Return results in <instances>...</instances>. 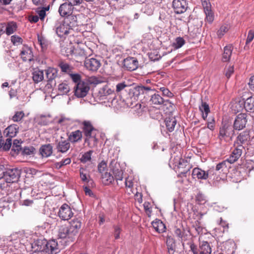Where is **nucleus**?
<instances>
[{
    "label": "nucleus",
    "mask_w": 254,
    "mask_h": 254,
    "mask_svg": "<svg viewBox=\"0 0 254 254\" xmlns=\"http://www.w3.org/2000/svg\"><path fill=\"white\" fill-rule=\"evenodd\" d=\"M28 242L32 245L30 234L25 233H16L6 238L2 244H7L10 252L20 248L22 245L27 244Z\"/></svg>",
    "instance_id": "f257e3e1"
},
{
    "label": "nucleus",
    "mask_w": 254,
    "mask_h": 254,
    "mask_svg": "<svg viewBox=\"0 0 254 254\" xmlns=\"http://www.w3.org/2000/svg\"><path fill=\"white\" fill-rule=\"evenodd\" d=\"M76 20V16H71L63 22L57 23L56 28L57 35L60 37H63L71 33L72 31L71 27L77 25Z\"/></svg>",
    "instance_id": "f03ea898"
},
{
    "label": "nucleus",
    "mask_w": 254,
    "mask_h": 254,
    "mask_svg": "<svg viewBox=\"0 0 254 254\" xmlns=\"http://www.w3.org/2000/svg\"><path fill=\"white\" fill-rule=\"evenodd\" d=\"M38 247L37 250L44 252L47 254H56L59 252L58 242L55 240L47 241L46 240H38L35 242Z\"/></svg>",
    "instance_id": "7ed1b4c3"
},
{
    "label": "nucleus",
    "mask_w": 254,
    "mask_h": 254,
    "mask_svg": "<svg viewBox=\"0 0 254 254\" xmlns=\"http://www.w3.org/2000/svg\"><path fill=\"white\" fill-rule=\"evenodd\" d=\"M190 249L193 254H211V253L210 245L205 241L199 243V248H197L193 243H191Z\"/></svg>",
    "instance_id": "20e7f679"
},
{
    "label": "nucleus",
    "mask_w": 254,
    "mask_h": 254,
    "mask_svg": "<svg viewBox=\"0 0 254 254\" xmlns=\"http://www.w3.org/2000/svg\"><path fill=\"white\" fill-rule=\"evenodd\" d=\"M90 89L89 86L85 81L77 83L74 87V95L77 98L86 96Z\"/></svg>",
    "instance_id": "39448f33"
},
{
    "label": "nucleus",
    "mask_w": 254,
    "mask_h": 254,
    "mask_svg": "<svg viewBox=\"0 0 254 254\" xmlns=\"http://www.w3.org/2000/svg\"><path fill=\"white\" fill-rule=\"evenodd\" d=\"M155 91V89L152 86H143L142 85L135 86L132 92L135 97H138L139 95L149 96L150 93H153Z\"/></svg>",
    "instance_id": "423d86ee"
},
{
    "label": "nucleus",
    "mask_w": 254,
    "mask_h": 254,
    "mask_svg": "<svg viewBox=\"0 0 254 254\" xmlns=\"http://www.w3.org/2000/svg\"><path fill=\"white\" fill-rule=\"evenodd\" d=\"M20 177V171L16 168L8 169L4 173V179L7 183H13L18 181Z\"/></svg>",
    "instance_id": "0eeeda50"
},
{
    "label": "nucleus",
    "mask_w": 254,
    "mask_h": 254,
    "mask_svg": "<svg viewBox=\"0 0 254 254\" xmlns=\"http://www.w3.org/2000/svg\"><path fill=\"white\" fill-rule=\"evenodd\" d=\"M73 215L70 207L66 203L63 204L60 208L58 212V216L63 220H68Z\"/></svg>",
    "instance_id": "6e6552de"
},
{
    "label": "nucleus",
    "mask_w": 254,
    "mask_h": 254,
    "mask_svg": "<svg viewBox=\"0 0 254 254\" xmlns=\"http://www.w3.org/2000/svg\"><path fill=\"white\" fill-rule=\"evenodd\" d=\"M241 105L244 106L247 111L254 112V96L247 98L245 101H240L236 103V107L237 108L238 112L242 109Z\"/></svg>",
    "instance_id": "1a4fd4ad"
},
{
    "label": "nucleus",
    "mask_w": 254,
    "mask_h": 254,
    "mask_svg": "<svg viewBox=\"0 0 254 254\" xmlns=\"http://www.w3.org/2000/svg\"><path fill=\"white\" fill-rule=\"evenodd\" d=\"M247 115L245 113L238 114L234 123V128L236 130H240L245 127L247 123Z\"/></svg>",
    "instance_id": "9d476101"
},
{
    "label": "nucleus",
    "mask_w": 254,
    "mask_h": 254,
    "mask_svg": "<svg viewBox=\"0 0 254 254\" xmlns=\"http://www.w3.org/2000/svg\"><path fill=\"white\" fill-rule=\"evenodd\" d=\"M202 4L206 16L205 21L209 23H212L214 19V15L211 8L210 3L205 0L202 1Z\"/></svg>",
    "instance_id": "9b49d317"
},
{
    "label": "nucleus",
    "mask_w": 254,
    "mask_h": 254,
    "mask_svg": "<svg viewBox=\"0 0 254 254\" xmlns=\"http://www.w3.org/2000/svg\"><path fill=\"white\" fill-rule=\"evenodd\" d=\"M99 60L93 58H87L84 61V66L89 70L96 71L100 66Z\"/></svg>",
    "instance_id": "f8f14e48"
},
{
    "label": "nucleus",
    "mask_w": 254,
    "mask_h": 254,
    "mask_svg": "<svg viewBox=\"0 0 254 254\" xmlns=\"http://www.w3.org/2000/svg\"><path fill=\"white\" fill-rule=\"evenodd\" d=\"M173 7L175 13L181 14L185 12L187 9V3L185 0H174Z\"/></svg>",
    "instance_id": "ddd939ff"
},
{
    "label": "nucleus",
    "mask_w": 254,
    "mask_h": 254,
    "mask_svg": "<svg viewBox=\"0 0 254 254\" xmlns=\"http://www.w3.org/2000/svg\"><path fill=\"white\" fill-rule=\"evenodd\" d=\"M210 173V170L206 172L199 168H194L192 170V176L194 179L206 180L208 178Z\"/></svg>",
    "instance_id": "4468645a"
},
{
    "label": "nucleus",
    "mask_w": 254,
    "mask_h": 254,
    "mask_svg": "<svg viewBox=\"0 0 254 254\" xmlns=\"http://www.w3.org/2000/svg\"><path fill=\"white\" fill-rule=\"evenodd\" d=\"M243 146L240 145L236 147L232 152L229 157L226 160L227 162L232 164L238 160L242 154Z\"/></svg>",
    "instance_id": "2eb2a0df"
},
{
    "label": "nucleus",
    "mask_w": 254,
    "mask_h": 254,
    "mask_svg": "<svg viewBox=\"0 0 254 254\" xmlns=\"http://www.w3.org/2000/svg\"><path fill=\"white\" fill-rule=\"evenodd\" d=\"M73 9V7L66 1L60 5L59 12L61 16H69V17H70L71 16Z\"/></svg>",
    "instance_id": "dca6fc26"
},
{
    "label": "nucleus",
    "mask_w": 254,
    "mask_h": 254,
    "mask_svg": "<svg viewBox=\"0 0 254 254\" xmlns=\"http://www.w3.org/2000/svg\"><path fill=\"white\" fill-rule=\"evenodd\" d=\"M170 161L175 167H177L179 169L185 168L188 164L187 161L181 158V155L176 156L172 155L170 158Z\"/></svg>",
    "instance_id": "f3484780"
},
{
    "label": "nucleus",
    "mask_w": 254,
    "mask_h": 254,
    "mask_svg": "<svg viewBox=\"0 0 254 254\" xmlns=\"http://www.w3.org/2000/svg\"><path fill=\"white\" fill-rule=\"evenodd\" d=\"M124 65L128 70H134L137 68L138 61L135 58L128 57L124 60Z\"/></svg>",
    "instance_id": "a211bd4d"
},
{
    "label": "nucleus",
    "mask_w": 254,
    "mask_h": 254,
    "mask_svg": "<svg viewBox=\"0 0 254 254\" xmlns=\"http://www.w3.org/2000/svg\"><path fill=\"white\" fill-rule=\"evenodd\" d=\"M81 223L80 220L78 219H73L69 223L68 226L69 229V233L72 235L73 238L76 235L79 230L80 229Z\"/></svg>",
    "instance_id": "6ab92c4d"
},
{
    "label": "nucleus",
    "mask_w": 254,
    "mask_h": 254,
    "mask_svg": "<svg viewBox=\"0 0 254 254\" xmlns=\"http://www.w3.org/2000/svg\"><path fill=\"white\" fill-rule=\"evenodd\" d=\"M20 55L22 60L24 62H30L33 59V55L32 50L28 46H24L22 48Z\"/></svg>",
    "instance_id": "aec40b11"
},
{
    "label": "nucleus",
    "mask_w": 254,
    "mask_h": 254,
    "mask_svg": "<svg viewBox=\"0 0 254 254\" xmlns=\"http://www.w3.org/2000/svg\"><path fill=\"white\" fill-rule=\"evenodd\" d=\"M58 237L61 239L68 238L70 241L73 240V236L69 233L68 226L62 225L59 229Z\"/></svg>",
    "instance_id": "412c9836"
},
{
    "label": "nucleus",
    "mask_w": 254,
    "mask_h": 254,
    "mask_svg": "<svg viewBox=\"0 0 254 254\" xmlns=\"http://www.w3.org/2000/svg\"><path fill=\"white\" fill-rule=\"evenodd\" d=\"M83 125V130L86 138L96 135V130L89 122H85Z\"/></svg>",
    "instance_id": "4be33fe9"
},
{
    "label": "nucleus",
    "mask_w": 254,
    "mask_h": 254,
    "mask_svg": "<svg viewBox=\"0 0 254 254\" xmlns=\"http://www.w3.org/2000/svg\"><path fill=\"white\" fill-rule=\"evenodd\" d=\"M152 225L155 230L159 233H163L166 230L165 225L159 219H155L152 222Z\"/></svg>",
    "instance_id": "5701e85b"
},
{
    "label": "nucleus",
    "mask_w": 254,
    "mask_h": 254,
    "mask_svg": "<svg viewBox=\"0 0 254 254\" xmlns=\"http://www.w3.org/2000/svg\"><path fill=\"white\" fill-rule=\"evenodd\" d=\"M40 153L43 157H48L53 153V146L50 144L42 145L40 148Z\"/></svg>",
    "instance_id": "b1692460"
},
{
    "label": "nucleus",
    "mask_w": 254,
    "mask_h": 254,
    "mask_svg": "<svg viewBox=\"0 0 254 254\" xmlns=\"http://www.w3.org/2000/svg\"><path fill=\"white\" fill-rule=\"evenodd\" d=\"M18 127L16 125L13 124L8 126L4 130V134L7 137L12 138L14 137L18 131Z\"/></svg>",
    "instance_id": "393cba45"
},
{
    "label": "nucleus",
    "mask_w": 254,
    "mask_h": 254,
    "mask_svg": "<svg viewBox=\"0 0 254 254\" xmlns=\"http://www.w3.org/2000/svg\"><path fill=\"white\" fill-rule=\"evenodd\" d=\"M70 145L67 140L59 141L57 145L56 149L58 152L65 153L69 150Z\"/></svg>",
    "instance_id": "a878e982"
},
{
    "label": "nucleus",
    "mask_w": 254,
    "mask_h": 254,
    "mask_svg": "<svg viewBox=\"0 0 254 254\" xmlns=\"http://www.w3.org/2000/svg\"><path fill=\"white\" fill-rule=\"evenodd\" d=\"M166 127L170 132L174 130L175 127L177 124V120L175 117L170 116L165 119Z\"/></svg>",
    "instance_id": "bb28decb"
},
{
    "label": "nucleus",
    "mask_w": 254,
    "mask_h": 254,
    "mask_svg": "<svg viewBox=\"0 0 254 254\" xmlns=\"http://www.w3.org/2000/svg\"><path fill=\"white\" fill-rule=\"evenodd\" d=\"M82 137V132L79 130H77L70 133L68 136V140L71 142L74 143L80 140Z\"/></svg>",
    "instance_id": "cd10ccee"
},
{
    "label": "nucleus",
    "mask_w": 254,
    "mask_h": 254,
    "mask_svg": "<svg viewBox=\"0 0 254 254\" xmlns=\"http://www.w3.org/2000/svg\"><path fill=\"white\" fill-rule=\"evenodd\" d=\"M32 78L35 83L41 82L44 79L43 71L39 69H35L32 72Z\"/></svg>",
    "instance_id": "c85d7f7f"
},
{
    "label": "nucleus",
    "mask_w": 254,
    "mask_h": 254,
    "mask_svg": "<svg viewBox=\"0 0 254 254\" xmlns=\"http://www.w3.org/2000/svg\"><path fill=\"white\" fill-rule=\"evenodd\" d=\"M17 28V25L15 22H9L5 26V33L7 35H10L14 33Z\"/></svg>",
    "instance_id": "c756f323"
},
{
    "label": "nucleus",
    "mask_w": 254,
    "mask_h": 254,
    "mask_svg": "<svg viewBox=\"0 0 254 254\" xmlns=\"http://www.w3.org/2000/svg\"><path fill=\"white\" fill-rule=\"evenodd\" d=\"M232 52V47L231 45L226 46L224 48L222 55V61L226 62L229 61Z\"/></svg>",
    "instance_id": "7c9ffc66"
},
{
    "label": "nucleus",
    "mask_w": 254,
    "mask_h": 254,
    "mask_svg": "<svg viewBox=\"0 0 254 254\" xmlns=\"http://www.w3.org/2000/svg\"><path fill=\"white\" fill-rule=\"evenodd\" d=\"M151 96L150 101L152 104L154 105H161L164 103V99L159 94L155 93V91L153 93H150Z\"/></svg>",
    "instance_id": "2f4dec72"
},
{
    "label": "nucleus",
    "mask_w": 254,
    "mask_h": 254,
    "mask_svg": "<svg viewBox=\"0 0 254 254\" xmlns=\"http://www.w3.org/2000/svg\"><path fill=\"white\" fill-rule=\"evenodd\" d=\"M199 110L202 113V118L204 120H206L208 114L210 112L208 105L205 102H202L201 105L199 106Z\"/></svg>",
    "instance_id": "473e14b6"
},
{
    "label": "nucleus",
    "mask_w": 254,
    "mask_h": 254,
    "mask_svg": "<svg viewBox=\"0 0 254 254\" xmlns=\"http://www.w3.org/2000/svg\"><path fill=\"white\" fill-rule=\"evenodd\" d=\"M230 127L227 125H224L220 128L219 138L220 140L223 139L229 136L228 131Z\"/></svg>",
    "instance_id": "72a5a7b5"
},
{
    "label": "nucleus",
    "mask_w": 254,
    "mask_h": 254,
    "mask_svg": "<svg viewBox=\"0 0 254 254\" xmlns=\"http://www.w3.org/2000/svg\"><path fill=\"white\" fill-rule=\"evenodd\" d=\"M166 245L169 253H173L176 247L175 242L174 238L171 236H168L166 239Z\"/></svg>",
    "instance_id": "f704fd0d"
},
{
    "label": "nucleus",
    "mask_w": 254,
    "mask_h": 254,
    "mask_svg": "<svg viewBox=\"0 0 254 254\" xmlns=\"http://www.w3.org/2000/svg\"><path fill=\"white\" fill-rule=\"evenodd\" d=\"M70 90L69 84L65 82H62L58 85L59 92L62 94H67Z\"/></svg>",
    "instance_id": "c9c22d12"
},
{
    "label": "nucleus",
    "mask_w": 254,
    "mask_h": 254,
    "mask_svg": "<svg viewBox=\"0 0 254 254\" xmlns=\"http://www.w3.org/2000/svg\"><path fill=\"white\" fill-rule=\"evenodd\" d=\"M58 75V70L53 67H49L46 69V76L49 80L54 79Z\"/></svg>",
    "instance_id": "e433bc0d"
},
{
    "label": "nucleus",
    "mask_w": 254,
    "mask_h": 254,
    "mask_svg": "<svg viewBox=\"0 0 254 254\" xmlns=\"http://www.w3.org/2000/svg\"><path fill=\"white\" fill-rule=\"evenodd\" d=\"M102 180L103 183L105 185H107L113 182L114 180V178L110 173L105 172L102 174Z\"/></svg>",
    "instance_id": "4c0bfd02"
},
{
    "label": "nucleus",
    "mask_w": 254,
    "mask_h": 254,
    "mask_svg": "<svg viewBox=\"0 0 254 254\" xmlns=\"http://www.w3.org/2000/svg\"><path fill=\"white\" fill-rule=\"evenodd\" d=\"M95 136L96 135H93L85 138V143L90 148H94L97 145V139Z\"/></svg>",
    "instance_id": "58836bf2"
},
{
    "label": "nucleus",
    "mask_w": 254,
    "mask_h": 254,
    "mask_svg": "<svg viewBox=\"0 0 254 254\" xmlns=\"http://www.w3.org/2000/svg\"><path fill=\"white\" fill-rule=\"evenodd\" d=\"M59 66L62 72L68 74L69 75L72 72L73 67L71 65L65 63H61Z\"/></svg>",
    "instance_id": "ea45409f"
},
{
    "label": "nucleus",
    "mask_w": 254,
    "mask_h": 254,
    "mask_svg": "<svg viewBox=\"0 0 254 254\" xmlns=\"http://www.w3.org/2000/svg\"><path fill=\"white\" fill-rule=\"evenodd\" d=\"M55 121L61 125H68L71 123V120L64 116H61L60 117H57L55 119Z\"/></svg>",
    "instance_id": "a19ab883"
},
{
    "label": "nucleus",
    "mask_w": 254,
    "mask_h": 254,
    "mask_svg": "<svg viewBox=\"0 0 254 254\" xmlns=\"http://www.w3.org/2000/svg\"><path fill=\"white\" fill-rule=\"evenodd\" d=\"M83 81L86 82L88 86H89L90 84L97 85L101 82L100 80L94 76L88 77Z\"/></svg>",
    "instance_id": "79ce46f5"
},
{
    "label": "nucleus",
    "mask_w": 254,
    "mask_h": 254,
    "mask_svg": "<svg viewBox=\"0 0 254 254\" xmlns=\"http://www.w3.org/2000/svg\"><path fill=\"white\" fill-rule=\"evenodd\" d=\"M114 91L111 89L108 86H105L100 89L99 93L101 96H107L112 94Z\"/></svg>",
    "instance_id": "37998d69"
},
{
    "label": "nucleus",
    "mask_w": 254,
    "mask_h": 254,
    "mask_svg": "<svg viewBox=\"0 0 254 254\" xmlns=\"http://www.w3.org/2000/svg\"><path fill=\"white\" fill-rule=\"evenodd\" d=\"M93 153L92 150H89L84 153L80 158V161L82 163H85L90 162L91 160V155Z\"/></svg>",
    "instance_id": "c03bdc74"
},
{
    "label": "nucleus",
    "mask_w": 254,
    "mask_h": 254,
    "mask_svg": "<svg viewBox=\"0 0 254 254\" xmlns=\"http://www.w3.org/2000/svg\"><path fill=\"white\" fill-rule=\"evenodd\" d=\"M185 41L183 38L178 37L173 43V46L175 49H178L181 48L185 44Z\"/></svg>",
    "instance_id": "a18cd8bd"
},
{
    "label": "nucleus",
    "mask_w": 254,
    "mask_h": 254,
    "mask_svg": "<svg viewBox=\"0 0 254 254\" xmlns=\"http://www.w3.org/2000/svg\"><path fill=\"white\" fill-rule=\"evenodd\" d=\"M250 138L249 133L247 132H243L241 133L237 137V141L240 143H243L247 141Z\"/></svg>",
    "instance_id": "49530a36"
},
{
    "label": "nucleus",
    "mask_w": 254,
    "mask_h": 254,
    "mask_svg": "<svg viewBox=\"0 0 254 254\" xmlns=\"http://www.w3.org/2000/svg\"><path fill=\"white\" fill-rule=\"evenodd\" d=\"M0 239V254H6L9 252V247H7V244H2V243L5 240Z\"/></svg>",
    "instance_id": "de8ad7c7"
},
{
    "label": "nucleus",
    "mask_w": 254,
    "mask_h": 254,
    "mask_svg": "<svg viewBox=\"0 0 254 254\" xmlns=\"http://www.w3.org/2000/svg\"><path fill=\"white\" fill-rule=\"evenodd\" d=\"M11 42L15 46H18L22 43V39L17 35H12L10 37Z\"/></svg>",
    "instance_id": "09e8293b"
},
{
    "label": "nucleus",
    "mask_w": 254,
    "mask_h": 254,
    "mask_svg": "<svg viewBox=\"0 0 254 254\" xmlns=\"http://www.w3.org/2000/svg\"><path fill=\"white\" fill-rule=\"evenodd\" d=\"M80 176L82 181L88 182L90 176L85 169H81L80 170Z\"/></svg>",
    "instance_id": "8fccbe9b"
},
{
    "label": "nucleus",
    "mask_w": 254,
    "mask_h": 254,
    "mask_svg": "<svg viewBox=\"0 0 254 254\" xmlns=\"http://www.w3.org/2000/svg\"><path fill=\"white\" fill-rule=\"evenodd\" d=\"M113 174L114 175V179H115L117 182L119 181H122L123 178V172L122 170L116 169L114 170Z\"/></svg>",
    "instance_id": "3c124183"
},
{
    "label": "nucleus",
    "mask_w": 254,
    "mask_h": 254,
    "mask_svg": "<svg viewBox=\"0 0 254 254\" xmlns=\"http://www.w3.org/2000/svg\"><path fill=\"white\" fill-rule=\"evenodd\" d=\"M125 184L127 188V190L129 189V191H128V193L130 194V192L132 193H134V192L131 190V188L133 187V183L132 181V179L131 177H128L126 179Z\"/></svg>",
    "instance_id": "603ef678"
},
{
    "label": "nucleus",
    "mask_w": 254,
    "mask_h": 254,
    "mask_svg": "<svg viewBox=\"0 0 254 254\" xmlns=\"http://www.w3.org/2000/svg\"><path fill=\"white\" fill-rule=\"evenodd\" d=\"M229 26L228 25H222L217 32V35L219 38L222 37L229 30Z\"/></svg>",
    "instance_id": "864d4df0"
},
{
    "label": "nucleus",
    "mask_w": 254,
    "mask_h": 254,
    "mask_svg": "<svg viewBox=\"0 0 254 254\" xmlns=\"http://www.w3.org/2000/svg\"><path fill=\"white\" fill-rule=\"evenodd\" d=\"M24 113L22 111L16 112L12 118V120L14 122H19L23 118Z\"/></svg>",
    "instance_id": "5fc2aeb1"
},
{
    "label": "nucleus",
    "mask_w": 254,
    "mask_h": 254,
    "mask_svg": "<svg viewBox=\"0 0 254 254\" xmlns=\"http://www.w3.org/2000/svg\"><path fill=\"white\" fill-rule=\"evenodd\" d=\"M49 10V7H43L37 11V15L41 20H43L46 16V11Z\"/></svg>",
    "instance_id": "6e6d98bb"
},
{
    "label": "nucleus",
    "mask_w": 254,
    "mask_h": 254,
    "mask_svg": "<svg viewBox=\"0 0 254 254\" xmlns=\"http://www.w3.org/2000/svg\"><path fill=\"white\" fill-rule=\"evenodd\" d=\"M107 170V164L105 161H102L98 165V172L102 174L106 172Z\"/></svg>",
    "instance_id": "4d7b16f0"
},
{
    "label": "nucleus",
    "mask_w": 254,
    "mask_h": 254,
    "mask_svg": "<svg viewBox=\"0 0 254 254\" xmlns=\"http://www.w3.org/2000/svg\"><path fill=\"white\" fill-rule=\"evenodd\" d=\"M207 128L211 130H213L215 127V121L213 117L209 118V121L206 123Z\"/></svg>",
    "instance_id": "13d9d810"
},
{
    "label": "nucleus",
    "mask_w": 254,
    "mask_h": 254,
    "mask_svg": "<svg viewBox=\"0 0 254 254\" xmlns=\"http://www.w3.org/2000/svg\"><path fill=\"white\" fill-rule=\"evenodd\" d=\"M196 200L199 204H203L206 202V197L202 193L197 194Z\"/></svg>",
    "instance_id": "bf43d9fd"
},
{
    "label": "nucleus",
    "mask_w": 254,
    "mask_h": 254,
    "mask_svg": "<svg viewBox=\"0 0 254 254\" xmlns=\"http://www.w3.org/2000/svg\"><path fill=\"white\" fill-rule=\"evenodd\" d=\"M69 76H70V78H71L72 80L74 83H75L76 84L77 83H79V82H81L82 81L81 80V76L79 74H77V73H72V72L71 73H70L69 74Z\"/></svg>",
    "instance_id": "052dcab7"
},
{
    "label": "nucleus",
    "mask_w": 254,
    "mask_h": 254,
    "mask_svg": "<svg viewBox=\"0 0 254 254\" xmlns=\"http://www.w3.org/2000/svg\"><path fill=\"white\" fill-rule=\"evenodd\" d=\"M226 161V160L218 164L216 167V170L223 171L224 169H226L227 168Z\"/></svg>",
    "instance_id": "680f3d73"
},
{
    "label": "nucleus",
    "mask_w": 254,
    "mask_h": 254,
    "mask_svg": "<svg viewBox=\"0 0 254 254\" xmlns=\"http://www.w3.org/2000/svg\"><path fill=\"white\" fill-rule=\"evenodd\" d=\"M11 143H12L11 138L8 137V138H7L6 139L5 142H4L3 149L5 150H9L11 146Z\"/></svg>",
    "instance_id": "e2e57ef3"
},
{
    "label": "nucleus",
    "mask_w": 254,
    "mask_h": 254,
    "mask_svg": "<svg viewBox=\"0 0 254 254\" xmlns=\"http://www.w3.org/2000/svg\"><path fill=\"white\" fill-rule=\"evenodd\" d=\"M82 1L83 0H66V2L73 7L74 6L79 5Z\"/></svg>",
    "instance_id": "0e129e2a"
},
{
    "label": "nucleus",
    "mask_w": 254,
    "mask_h": 254,
    "mask_svg": "<svg viewBox=\"0 0 254 254\" xmlns=\"http://www.w3.org/2000/svg\"><path fill=\"white\" fill-rule=\"evenodd\" d=\"M160 90L162 92L163 94L167 97H171L173 96V94L171 92L169 89L165 87L160 88Z\"/></svg>",
    "instance_id": "69168bd1"
},
{
    "label": "nucleus",
    "mask_w": 254,
    "mask_h": 254,
    "mask_svg": "<svg viewBox=\"0 0 254 254\" xmlns=\"http://www.w3.org/2000/svg\"><path fill=\"white\" fill-rule=\"evenodd\" d=\"M254 38V31L253 30H250L248 35L247 41H246V44H248L251 42L252 40Z\"/></svg>",
    "instance_id": "338daca9"
},
{
    "label": "nucleus",
    "mask_w": 254,
    "mask_h": 254,
    "mask_svg": "<svg viewBox=\"0 0 254 254\" xmlns=\"http://www.w3.org/2000/svg\"><path fill=\"white\" fill-rule=\"evenodd\" d=\"M127 86V85L124 82L119 83L116 85V91L121 92Z\"/></svg>",
    "instance_id": "774afa93"
}]
</instances>
